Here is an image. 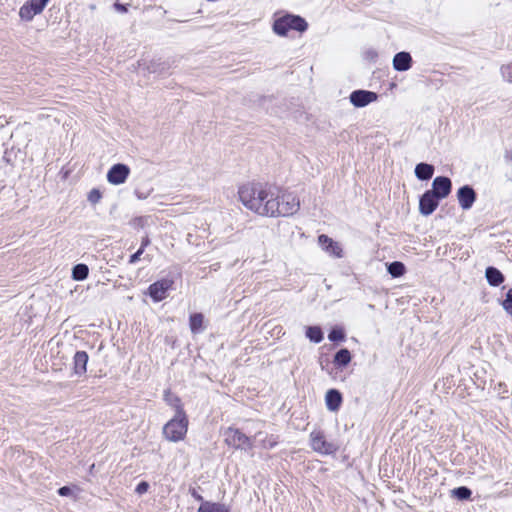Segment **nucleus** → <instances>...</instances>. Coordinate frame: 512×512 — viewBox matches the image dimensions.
I'll use <instances>...</instances> for the list:
<instances>
[{
  "instance_id": "f257e3e1",
  "label": "nucleus",
  "mask_w": 512,
  "mask_h": 512,
  "mask_svg": "<svg viewBox=\"0 0 512 512\" xmlns=\"http://www.w3.org/2000/svg\"><path fill=\"white\" fill-rule=\"evenodd\" d=\"M276 190L268 184L250 182L239 187V200L245 208L260 215L268 216L274 214V201Z\"/></svg>"
},
{
  "instance_id": "f03ea898",
  "label": "nucleus",
  "mask_w": 512,
  "mask_h": 512,
  "mask_svg": "<svg viewBox=\"0 0 512 512\" xmlns=\"http://www.w3.org/2000/svg\"><path fill=\"white\" fill-rule=\"evenodd\" d=\"M274 214L271 217H288L292 216L300 209V200L292 192L276 191L274 201Z\"/></svg>"
},
{
  "instance_id": "7ed1b4c3",
  "label": "nucleus",
  "mask_w": 512,
  "mask_h": 512,
  "mask_svg": "<svg viewBox=\"0 0 512 512\" xmlns=\"http://www.w3.org/2000/svg\"><path fill=\"white\" fill-rule=\"evenodd\" d=\"M188 429V420L182 409H177L175 416L163 427L165 438L172 442L182 440Z\"/></svg>"
},
{
  "instance_id": "20e7f679",
  "label": "nucleus",
  "mask_w": 512,
  "mask_h": 512,
  "mask_svg": "<svg viewBox=\"0 0 512 512\" xmlns=\"http://www.w3.org/2000/svg\"><path fill=\"white\" fill-rule=\"evenodd\" d=\"M307 27L308 24L304 18L291 14L279 17L273 23V31L279 36H286L290 30L304 32Z\"/></svg>"
},
{
  "instance_id": "39448f33",
  "label": "nucleus",
  "mask_w": 512,
  "mask_h": 512,
  "mask_svg": "<svg viewBox=\"0 0 512 512\" xmlns=\"http://www.w3.org/2000/svg\"><path fill=\"white\" fill-rule=\"evenodd\" d=\"M224 436L225 443L234 449L247 450L253 447L252 439L237 428H227L224 432Z\"/></svg>"
},
{
  "instance_id": "423d86ee",
  "label": "nucleus",
  "mask_w": 512,
  "mask_h": 512,
  "mask_svg": "<svg viewBox=\"0 0 512 512\" xmlns=\"http://www.w3.org/2000/svg\"><path fill=\"white\" fill-rule=\"evenodd\" d=\"M311 448L320 454L330 455L337 451V446L325 439L322 431H313L310 434Z\"/></svg>"
},
{
  "instance_id": "0eeeda50",
  "label": "nucleus",
  "mask_w": 512,
  "mask_h": 512,
  "mask_svg": "<svg viewBox=\"0 0 512 512\" xmlns=\"http://www.w3.org/2000/svg\"><path fill=\"white\" fill-rule=\"evenodd\" d=\"M174 281L170 278H162L148 287V295L154 302H160L167 297V292L172 289Z\"/></svg>"
},
{
  "instance_id": "6e6552de",
  "label": "nucleus",
  "mask_w": 512,
  "mask_h": 512,
  "mask_svg": "<svg viewBox=\"0 0 512 512\" xmlns=\"http://www.w3.org/2000/svg\"><path fill=\"white\" fill-rule=\"evenodd\" d=\"M130 174V168L126 164H114L107 172V181L113 185L123 184Z\"/></svg>"
},
{
  "instance_id": "1a4fd4ad",
  "label": "nucleus",
  "mask_w": 512,
  "mask_h": 512,
  "mask_svg": "<svg viewBox=\"0 0 512 512\" xmlns=\"http://www.w3.org/2000/svg\"><path fill=\"white\" fill-rule=\"evenodd\" d=\"M452 190V182L446 176H437L432 182V189L429 191L440 200L446 198Z\"/></svg>"
},
{
  "instance_id": "9d476101",
  "label": "nucleus",
  "mask_w": 512,
  "mask_h": 512,
  "mask_svg": "<svg viewBox=\"0 0 512 512\" xmlns=\"http://www.w3.org/2000/svg\"><path fill=\"white\" fill-rule=\"evenodd\" d=\"M440 199L429 190L425 191L419 200V212L423 216L431 215L438 207Z\"/></svg>"
},
{
  "instance_id": "9b49d317",
  "label": "nucleus",
  "mask_w": 512,
  "mask_h": 512,
  "mask_svg": "<svg viewBox=\"0 0 512 512\" xmlns=\"http://www.w3.org/2000/svg\"><path fill=\"white\" fill-rule=\"evenodd\" d=\"M378 98L377 93L368 90H355L350 94V102L358 108L365 107L368 104L376 101Z\"/></svg>"
},
{
  "instance_id": "f8f14e48",
  "label": "nucleus",
  "mask_w": 512,
  "mask_h": 512,
  "mask_svg": "<svg viewBox=\"0 0 512 512\" xmlns=\"http://www.w3.org/2000/svg\"><path fill=\"white\" fill-rule=\"evenodd\" d=\"M457 199L463 210H469L476 201V192L470 185H464L458 189Z\"/></svg>"
},
{
  "instance_id": "ddd939ff",
  "label": "nucleus",
  "mask_w": 512,
  "mask_h": 512,
  "mask_svg": "<svg viewBox=\"0 0 512 512\" xmlns=\"http://www.w3.org/2000/svg\"><path fill=\"white\" fill-rule=\"evenodd\" d=\"M318 243L322 249L331 256L341 258L343 256V250L340 244L334 241L332 238L325 234H321L318 237Z\"/></svg>"
},
{
  "instance_id": "4468645a",
  "label": "nucleus",
  "mask_w": 512,
  "mask_h": 512,
  "mask_svg": "<svg viewBox=\"0 0 512 512\" xmlns=\"http://www.w3.org/2000/svg\"><path fill=\"white\" fill-rule=\"evenodd\" d=\"M413 59L409 52L401 51L394 55L392 66L395 71L405 72L412 67Z\"/></svg>"
},
{
  "instance_id": "2eb2a0df",
  "label": "nucleus",
  "mask_w": 512,
  "mask_h": 512,
  "mask_svg": "<svg viewBox=\"0 0 512 512\" xmlns=\"http://www.w3.org/2000/svg\"><path fill=\"white\" fill-rule=\"evenodd\" d=\"M342 394L336 389H330L326 392L325 402L329 411H338L342 403Z\"/></svg>"
},
{
  "instance_id": "dca6fc26",
  "label": "nucleus",
  "mask_w": 512,
  "mask_h": 512,
  "mask_svg": "<svg viewBox=\"0 0 512 512\" xmlns=\"http://www.w3.org/2000/svg\"><path fill=\"white\" fill-rule=\"evenodd\" d=\"M88 354L85 351H77L73 357L74 372L81 376L87 371Z\"/></svg>"
},
{
  "instance_id": "f3484780",
  "label": "nucleus",
  "mask_w": 512,
  "mask_h": 512,
  "mask_svg": "<svg viewBox=\"0 0 512 512\" xmlns=\"http://www.w3.org/2000/svg\"><path fill=\"white\" fill-rule=\"evenodd\" d=\"M434 171L432 164L421 162L415 167V176L421 181H427L432 178Z\"/></svg>"
},
{
  "instance_id": "a211bd4d",
  "label": "nucleus",
  "mask_w": 512,
  "mask_h": 512,
  "mask_svg": "<svg viewBox=\"0 0 512 512\" xmlns=\"http://www.w3.org/2000/svg\"><path fill=\"white\" fill-rule=\"evenodd\" d=\"M486 279L491 286L497 287L504 282V275L495 267H488L485 272Z\"/></svg>"
},
{
  "instance_id": "6ab92c4d",
  "label": "nucleus",
  "mask_w": 512,
  "mask_h": 512,
  "mask_svg": "<svg viewBox=\"0 0 512 512\" xmlns=\"http://www.w3.org/2000/svg\"><path fill=\"white\" fill-rule=\"evenodd\" d=\"M198 512H230V508L223 503L202 501L198 508Z\"/></svg>"
},
{
  "instance_id": "aec40b11",
  "label": "nucleus",
  "mask_w": 512,
  "mask_h": 512,
  "mask_svg": "<svg viewBox=\"0 0 512 512\" xmlns=\"http://www.w3.org/2000/svg\"><path fill=\"white\" fill-rule=\"evenodd\" d=\"M351 353L347 348H342L339 351L336 352L334 355L333 362L338 367H345L347 366L351 361Z\"/></svg>"
},
{
  "instance_id": "412c9836",
  "label": "nucleus",
  "mask_w": 512,
  "mask_h": 512,
  "mask_svg": "<svg viewBox=\"0 0 512 512\" xmlns=\"http://www.w3.org/2000/svg\"><path fill=\"white\" fill-rule=\"evenodd\" d=\"M204 316L202 313H193L189 318V326L193 334L200 333L203 330Z\"/></svg>"
},
{
  "instance_id": "4be33fe9",
  "label": "nucleus",
  "mask_w": 512,
  "mask_h": 512,
  "mask_svg": "<svg viewBox=\"0 0 512 512\" xmlns=\"http://www.w3.org/2000/svg\"><path fill=\"white\" fill-rule=\"evenodd\" d=\"M89 268L86 264H76L72 269V278L76 281H83L88 277Z\"/></svg>"
},
{
  "instance_id": "5701e85b",
  "label": "nucleus",
  "mask_w": 512,
  "mask_h": 512,
  "mask_svg": "<svg viewBox=\"0 0 512 512\" xmlns=\"http://www.w3.org/2000/svg\"><path fill=\"white\" fill-rule=\"evenodd\" d=\"M306 337L313 343H320L324 335L319 326H308L306 328Z\"/></svg>"
},
{
  "instance_id": "b1692460",
  "label": "nucleus",
  "mask_w": 512,
  "mask_h": 512,
  "mask_svg": "<svg viewBox=\"0 0 512 512\" xmlns=\"http://www.w3.org/2000/svg\"><path fill=\"white\" fill-rule=\"evenodd\" d=\"M387 271L393 278H398L405 274L406 268L402 262L394 261L387 266Z\"/></svg>"
},
{
  "instance_id": "393cba45",
  "label": "nucleus",
  "mask_w": 512,
  "mask_h": 512,
  "mask_svg": "<svg viewBox=\"0 0 512 512\" xmlns=\"http://www.w3.org/2000/svg\"><path fill=\"white\" fill-rule=\"evenodd\" d=\"M452 493L458 500H468L472 495V491L466 486L457 487L453 489Z\"/></svg>"
},
{
  "instance_id": "a878e982",
  "label": "nucleus",
  "mask_w": 512,
  "mask_h": 512,
  "mask_svg": "<svg viewBox=\"0 0 512 512\" xmlns=\"http://www.w3.org/2000/svg\"><path fill=\"white\" fill-rule=\"evenodd\" d=\"M37 15V13L34 11V9L28 4H24L19 11V16L22 20L30 21L33 19V17Z\"/></svg>"
},
{
  "instance_id": "bb28decb",
  "label": "nucleus",
  "mask_w": 512,
  "mask_h": 512,
  "mask_svg": "<svg viewBox=\"0 0 512 512\" xmlns=\"http://www.w3.org/2000/svg\"><path fill=\"white\" fill-rule=\"evenodd\" d=\"M261 446L265 449H273L278 444V437L274 435H265L260 439Z\"/></svg>"
},
{
  "instance_id": "cd10ccee",
  "label": "nucleus",
  "mask_w": 512,
  "mask_h": 512,
  "mask_svg": "<svg viewBox=\"0 0 512 512\" xmlns=\"http://www.w3.org/2000/svg\"><path fill=\"white\" fill-rule=\"evenodd\" d=\"M166 69L167 67L165 63H160L156 61H152L150 65L147 66L148 73L163 74Z\"/></svg>"
},
{
  "instance_id": "c85d7f7f",
  "label": "nucleus",
  "mask_w": 512,
  "mask_h": 512,
  "mask_svg": "<svg viewBox=\"0 0 512 512\" xmlns=\"http://www.w3.org/2000/svg\"><path fill=\"white\" fill-rule=\"evenodd\" d=\"M328 339L332 342H339L345 339V333L341 328H333L329 334Z\"/></svg>"
},
{
  "instance_id": "c756f323",
  "label": "nucleus",
  "mask_w": 512,
  "mask_h": 512,
  "mask_svg": "<svg viewBox=\"0 0 512 512\" xmlns=\"http://www.w3.org/2000/svg\"><path fill=\"white\" fill-rule=\"evenodd\" d=\"M49 1L50 0H30L28 4L34 9V11L37 14H40L44 10Z\"/></svg>"
},
{
  "instance_id": "7c9ffc66",
  "label": "nucleus",
  "mask_w": 512,
  "mask_h": 512,
  "mask_svg": "<svg viewBox=\"0 0 512 512\" xmlns=\"http://www.w3.org/2000/svg\"><path fill=\"white\" fill-rule=\"evenodd\" d=\"M502 307L509 315H512V288L506 293V297L502 302Z\"/></svg>"
},
{
  "instance_id": "2f4dec72",
  "label": "nucleus",
  "mask_w": 512,
  "mask_h": 512,
  "mask_svg": "<svg viewBox=\"0 0 512 512\" xmlns=\"http://www.w3.org/2000/svg\"><path fill=\"white\" fill-rule=\"evenodd\" d=\"M87 198L90 203L96 204L101 200L102 194L98 189L94 188L88 193Z\"/></svg>"
},
{
  "instance_id": "473e14b6",
  "label": "nucleus",
  "mask_w": 512,
  "mask_h": 512,
  "mask_svg": "<svg viewBox=\"0 0 512 512\" xmlns=\"http://www.w3.org/2000/svg\"><path fill=\"white\" fill-rule=\"evenodd\" d=\"M144 253L143 249H138L134 254H132L129 258V264H135L140 260L141 255Z\"/></svg>"
},
{
  "instance_id": "72a5a7b5",
  "label": "nucleus",
  "mask_w": 512,
  "mask_h": 512,
  "mask_svg": "<svg viewBox=\"0 0 512 512\" xmlns=\"http://www.w3.org/2000/svg\"><path fill=\"white\" fill-rule=\"evenodd\" d=\"M148 488H149V484L145 481H141L137 486H136V492L138 494H144L148 491Z\"/></svg>"
},
{
  "instance_id": "f704fd0d",
  "label": "nucleus",
  "mask_w": 512,
  "mask_h": 512,
  "mask_svg": "<svg viewBox=\"0 0 512 512\" xmlns=\"http://www.w3.org/2000/svg\"><path fill=\"white\" fill-rule=\"evenodd\" d=\"M58 494L60 496H69L71 494V488L68 486H63L58 489Z\"/></svg>"
},
{
  "instance_id": "c9c22d12",
  "label": "nucleus",
  "mask_w": 512,
  "mask_h": 512,
  "mask_svg": "<svg viewBox=\"0 0 512 512\" xmlns=\"http://www.w3.org/2000/svg\"><path fill=\"white\" fill-rule=\"evenodd\" d=\"M114 8L120 12V13H126L127 12V7L126 5L122 4V3H119V2H116L114 4Z\"/></svg>"
},
{
  "instance_id": "e433bc0d",
  "label": "nucleus",
  "mask_w": 512,
  "mask_h": 512,
  "mask_svg": "<svg viewBox=\"0 0 512 512\" xmlns=\"http://www.w3.org/2000/svg\"><path fill=\"white\" fill-rule=\"evenodd\" d=\"M365 55H366L367 59L372 60V61H374L377 58V56H378V54H377V52L375 50H368L365 53Z\"/></svg>"
},
{
  "instance_id": "4c0bfd02",
  "label": "nucleus",
  "mask_w": 512,
  "mask_h": 512,
  "mask_svg": "<svg viewBox=\"0 0 512 512\" xmlns=\"http://www.w3.org/2000/svg\"><path fill=\"white\" fill-rule=\"evenodd\" d=\"M191 496L197 500V501H200L202 503L203 500V497L195 490V489H192L191 490Z\"/></svg>"
},
{
  "instance_id": "58836bf2",
  "label": "nucleus",
  "mask_w": 512,
  "mask_h": 512,
  "mask_svg": "<svg viewBox=\"0 0 512 512\" xmlns=\"http://www.w3.org/2000/svg\"><path fill=\"white\" fill-rule=\"evenodd\" d=\"M150 244V239L148 236H145L142 241H141V246H140V249H143V251L145 250V248Z\"/></svg>"
},
{
  "instance_id": "ea45409f",
  "label": "nucleus",
  "mask_w": 512,
  "mask_h": 512,
  "mask_svg": "<svg viewBox=\"0 0 512 512\" xmlns=\"http://www.w3.org/2000/svg\"><path fill=\"white\" fill-rule=\"evenodd\" d=\"M498 394L507 392L506 385L504 383H499L498 388H496Z\"/></svg>"
},
{
  "instance_id": "a19ab883",
  "label": "nucleus",
  "mask_w": 512,
  "mask_h": 512,
  "mask_svg": "<svg viewBox=\"0 0 512 512\" xmlns=\"http://www.w3.org/2000/svg\"><path fill=\"white\" fill-rule=\"evenodd\" d=\"M263 435L262 432H258L256 435H255V438H258V437H261Z\"/></svg>"
}]
</instances>
